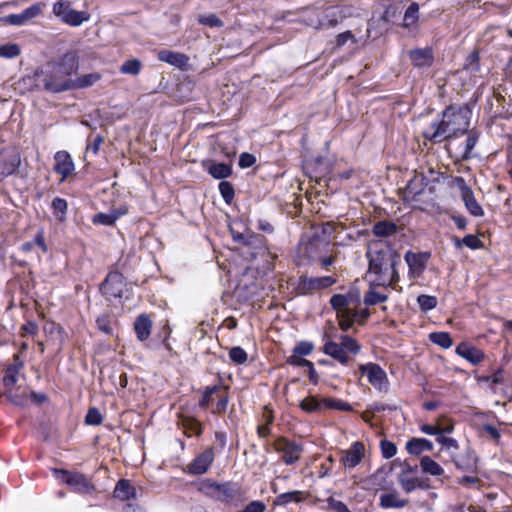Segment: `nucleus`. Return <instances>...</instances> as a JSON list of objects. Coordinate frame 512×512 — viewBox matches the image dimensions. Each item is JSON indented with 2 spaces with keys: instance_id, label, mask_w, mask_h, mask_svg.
<instances>
[{
  "instance_id": "56",
  "label": "nucleus",
  "mask_w": 512,
  "mask_h": 512,
  "mask_svg": "<svg viewBox=\"0 0 512 512\" xmlns=\"http://www.w3.org/2000/svg\"><path fill=\"white\" fill-rule=\"evenodd\" d=\"M70 6L71 3L69 0H57V2L53 5V13L55 16L62 19V16L71 9Z\"/></svg>"
},
{
  "instance_id": "44",
  "label": "nucleus",
  "mask_w": 512,
  "mask_h": 512,
  "mask_svg": "<svg viewBox=\"0 0 512 512\" xmlns=\"http://www.w3.org/2000/svg\"><path fill=\"white\" fill-rule=\"evenodd\" d=\"M142 63L138 59H130L125 61L121 67L120 72L127 75H138L141 71Z\"/></svg>"
},
{
  "instance_id": "57",
  "label": "nucleus",
  "mask_w": 512,
  "mask_h": 512,
  "mask_svg": "<svg viewBox=\"0 0 512 512\" xmlns=\"http://www.w3.org/2000/svg\"><path fill=\"white\" fill-rule=\"evenodd\" d=\"M1 21H3L6 24L14 25V26H21L27 22V19L24 15V13L20 14H10L3 18H1Z\"/></svg>"
},
{
  "instance_id": "51",
  "label": "nucleus",
  "mask_w": 512,
  "mask_h": 512,
  "mask_svg": "<svg viewBox=\"0 0 512 512\" xmlns=\"http://www.w3.org/2000/svg\"><path fill=\"white\" fill-rule=\"evenodd\" d=\"M380 449H381L382 456L385 459H390V458L394 457L397 453L396 445L393 442L386 440V439H384L380 442Z\"/></svg>"
},
{
  "instance_id": "31",
  "label": "nucleus",
  "mask_w": 512,
  "mask_h": 512,
  "mask_svg": "<svg viewBox=\"0 0 512 512\" xmlns=\"http://www.w3.org/2000/svg\"><path fill=\"white\" fill-rule=\"evenodd\" d=\"M420 467L424 473L432 476H441L444 473V469L429 456L420 459Z\"/></svg>"
},
{
  "instance_id": "22",
  "label": "nucleus",
  "mask_w": 512,
  "mask_h": 512,
  "mask_svg": "<svg viewBox=\"0 0 512 512\" xmlns=\"http://www.w3.org/2000/svg\"><path fill=\"white\" fill-rule=\"evenodd\" d=\"M423 190V177L415 175L404 188V201H416L417 197L422 194Z\"/></svg>"
},
{
  "instance_id": "14",
  "label": "nucleus",
  "mask_w": 512,
  "mask_h": 512,
  "mask_svg": "<svg viewBox=\"0 0 512 512\" xmlns=\"http://www.w3.org/2000/svg\"><path fill=\"white\" fill-rule=\"evenodd\" d=\"M214 457L215 454L213 448H206L187 466V473L192 475H201L206 473L212 465Z\"/></svg>"
},
{
  "instance_id": "28",
  "label": "nucleus",
  "mask_w": 512,
  "mask_h": 512,
  "mask_svg": "<svg viewBox=\"0 0 512 512\" xmlns=\"http://www.w3.org/2000/svg\"><path fill=\"white\" fill-rule=\"evenodd\" d=\"M90 15L86 11H77L70 9L62 16V21L70 26H80L83 22L88 21Z\"/></svg>"
},
{
  "instance_id": "8",
  "label": "nucleus",
  "mask_w": 512,
  "mask_h": 512,
  "mask_svg": "<svg viewBox=\"0 0 512 512\" xmlns=\"http://www.w3.org/2000/svg\"><path fill=\"white\" fill-rule=\"evenodd\" d=\"M354 9L351 6H337L325 10L323 19L315 26L316 29L333 28L344 19L352 17Z\"/></svg>"
},
{
  "instance_id": "6",
  "label": "nucleus",
  "mask_w": 512,
  "mask_h": 512,
  "mask_svg": "<svg viewBox=\"0 0 512 512\" xmlns=\"http://www.w3.org/2000/svg\"><path fill=\"white\" fill-rule=\"evenodd\" d=\"M336 281V278L332 276L308 277L302 275L298 278L294 289L297 295H311L317 291L331 287Z\"/></svg>"
},
{
  "instance_id": "18",
  "label": "nucleus",
  "mask_w": 512,
  "mask_h": 512,
  "mask_svg": "<svg viewBox=\"0 0 512 512\" xmlns=\"http://www.w3.org/2000/svg\"><path fill=\"white\" fill-rule=\"evenodd\" d=\"M54 171L62 176V180L70 176L74 171V163L70 154L66 151H58L55 156Z\"/></svg>"
},
{
  "instance_id": "4",
  "label": "nucleus",
  "mask_w": 512,
  "mask_h": 512,
  "mask_svg": "<svg viewBox=\"0 0 512 512\" xmlns=\"http://www.w3.org/2000/svg\"><path fill=\"white\" fill-rule=\"evenodd\" d=\"M360 350V344L349 335H340L338 341L327 340L322 349L326 355L337 360L342 365L349 363V354L356 355Z\"/></svg>"
},
{
  "instance_id": "53",
  "label": "nucleus",
  "mask_w": 512,
  "mask_h": 512,
  "mask_svg": "<svg viewBox=\"0 0 512 512\" xmlns=\"http://www.w3.org/2000/svg\"><path fill=\"white\" fill-rule=\"evenodd\" d=\"M117 220V216L115 214H106V213H98L93 217L94 224H101L106 226H111Z\"/></svg>"
},
{
  "instance_id": "64",
  "label": "nucleus",
  "mask_w": 512,
  "mask_h": 512,
  "mask_svg": "<svg viewBox=\"0 0 512 512\" xmlns=\"http://www.w3.org/2000/svg\"><path fill=\"white\" fill-rule=\"evenodd\" d=\"M313 350V345L310 342H301L295 346L293 352L300 356H307Z\"/></svg>"
},
{
  "instance_id": "13",
  "label": "nucleus",
  "mask_w": 512,
  "mask_h": 512,
  "mask_svg": "<svg viewBox=\"0 0 512 512\" xmlns=\"http://www.w3.org/2000/svg\"><path fill=\"white\" fill-rule=\"evenodd\" d=\"M479 139V135L475 131H470L467 135L465 144L459 146H453L452 142H449L448 151L453 154L456 160L466 161L472 158V150L476 146Z\"/></svg>"
},
{
  "instance_id": "42",
  "label": "nucleus",
  "mask_w": 512,
  "mask_h": 512,
  "mask_svg": "<svg viewBox=\"0 0 512 512\" xmlns=\"http://www.w3.org/2000/svg\"><path fill=\"white\" fill-rule=\"evenodd\" d=\"M463 69L471 74H475L480 69V56L477 50H473L467 57Z\"/></svg>"
},
{
  "instance_id": "59",
  "label": "nucleus",
  "mask_w": 512,
  "mask_h": 512,
  "mask_svg": "<svg viewBox=\"0 0 512 512\" xmlns=\"http://www.w3.org/2000/svg\"><path fill=\"white\" fill-rule=\"evenodd\" d=\"M462 243H464V245L466 247L473 249V250L483 247V242L476 235H472V234L466 235L462 239Z\"/></svg>"
},
{
  "instance_id": "37",
  "label": "nucleus",
  "mask_w": 512,
  "mask_h": 512,
  "mask_svg": "<svg viewBox=\"0 0 512 512\" xmlns=\"http://www.w3.org/2000/svg\"><path fill=\"white\" fill-rule=\"evenodd\" d=\"M51 208L54 216L60 222H63L66 219L68 204L67 201L60 197H55L52 200Z\"/></svg>"
},
{
  "instance_id": "38",
  "label": "nucleus",
  "mask_w": 512,
  "mask_h": 512,
  "mask_svg": "<svg viewBox=\"0 0 512 512\" xmlns=\"http://www.w3.org/2000/svg\"><path fill=\"white\" fill-rule=\"evenodd\" d=\"M462 200L465 204V207L469 211V213L475 217H481L484 215V211L480 204L475 199L474 193L471 192L466 196L462 197Z\"/></svg>"
},
{
  "instance_id": "32",
  "label": "nucleus",
  "mask_w": 512,
  "mask_h": 512,
  "mask_svg": "<svg viewBox=\"0 0 512 512\" xmlns=\"http://www.w3.org/2000/svg\"><path fill=\"white\" fill-rule=\"evenodd\" d=\"M405 261L410 270L415 272H422L425 268L426 258L422 254L413 253L408 251L405 254Z\"/></svg>"
},
{
  "instance_id": "12",
  "label": "nucleus",
  "mask_w": 512,
  "mask_h": 512,
  "mask_svg": "<svg viewBox=\"0 0 512 512\" xmlns=\"http://www.w3.org/2000/svg\"><path fill=\"white\" fill-rule=\"evenodd\" d=\"M21 163L19 153L13 148L0 151V180L13 174Z\"/></svg>"
},
{
  "instance_id": "40",
  "label": "nucleus",
  "mask_w": 512,
  "mask_h": 512,
  "mask_svg": "<svg viewBox=\"0 0 512 512\" xmlns=\"http://www.w3.org/2000/svg\"><path fill=\"white\" fill-rule=\"evenodd\" d=\"M429 339L432 343L448 349L452 346L453 340L448 332H433L429 335Z\"/></svg>"
},
{
  "instance_id": "1",
  "label": "nucleus",
  "mask_w": 512,
  "mask_h": 512,
  "mask_svg": "<svg viewBox=\"0 0 512 512\" xmlns=\"http://www.w3.org/2000/svg\"><path fill=\"white\" fill-rule=\"evenodd\" d=\"M368 276L371 285H381L396 289L400 277L396 265L400 263V255L385 240H372L368 244Z\"/></svg>"
},
{
  "instance_id": "46",
  "label": "nucleus",
  "mask_w": 512,
  "mask_h": 512,
  "mask_svg": "<svg viewBox=\"0 0 512 512\" xmlns=\"http://www.w3.org/2000/svg\"><path fill=\"white\" fill-rule=\"evenodd\" d=\"M325 408L340 411H351L352 407L348 402L336 398H324Z\"/></svg>"
},
{
  "instance_id": "3",
  "label": "nucleus",
  "mask_w": 512,
  "mask_h": 512,
  "mask_svg": "<svg viewBox=\"0 0 512 512\" xmlns=\"http://www.w3.org/2000/svg\"><path fill=\"white\" fill-rule=\"evenodd\" d=\"M79 68V59L74 51H69L57 60L49 61L38 74L44 90L50 93H61L71 90L72 76Z\"/></svg>"
},
{
  "instance_id": "45",
  "label": "nucleus",
  "mask_w": 512,
  "mask_h": 512,
  "mask_svg": "<svg viewBox=\"0 0 512 512\" xmlns=\"http://www.w3.org/2000/svg\"><path fill=\"white\" fill-rule=\"evenodd\" d=\"M417 303L422 311H430L437 306L438 300L435 296L422 294L417 297Z\"/></svg>"
},
{
  "instance_id": "48",
  "label": "nucleus",
  "mask_w": 512,
  "mask_h": 512,
  "mask_svg": "<svg viewBox=\"0 0 512 512\" xmlns=\"http://www.w3.org/2000/svg\"><path fill=\"white\" fill-rule=\"evenodd\" d=\"M219 191L224 201L230 204L234 198L235 191L233 185L228 181H221L219 183Z\"/></svg>"
},
{
  "instance_id": "62",
  "label": "nucleus",
  "mask_w": 512,
  "mask_h": 512,
  "mask_svg": "<svg viewBox=\"0 0 512 512\" xmlns=\"http://www.w3.org/2000/svg\"><path fill=\"white\" fill-rule=\"evenodd\" d=\"M255 162V156L247 152H243L239 157V167L243 169L253 166Z\"/></svg>"
},
{
  "instance_id": "54",
  "label": "nucleus",
  "mask_w": 512,
  "mask_h": 512,
  "mask_svg": "<svg viewBox=\"0 0 512 512\" xmlns=\"http://www.w3.org/2000/svg\"><path fill=\"white\" fill-rule=\"evenodd\" d=\"M103 417L97 408H90L85 416V423L88 425H100Z\"/></svg>"
},
{
  "instance_id": "50",
  "label": "nucleus",
  "mask_w": 512,
  "mask_h": 512,
  "mask_svg": "<svg viewBox=\"0 0 512 512\" xmlns=\"http://www.w3.org/2000/svg\"><path fill=\"white\" fill-rule=\"evenodd\" d=\"M229 357L232 362L238 365L244 364L247 361V353L239 346L230 349Z\"/></svg>"
},
{
  "instance_id": "5",
  "label": "nucleus",
  "mask_w": 512,
  "mask_h": 512,
  "mask_svg": "<svg viewBox=\"0 0 512 512\" xmlns=\"http://www.w3.org/2000/svg\"><path fill=\"white\" fill-rule=\"evenodd\" d=\"M198 491L204 495L223 502L232 500L237 493L235 487L230 483H217L210 479L201 481L198 485Z\"/></svg>"
},
{
  "instance_id": "58",
  "label": "nucleus",
  "mask_w": 512,
  "mask_h": 512,
  "mask_svg": "<svg viewBox=\"0 0 512 512\" xmlns=\"http://www.w3.org/2000/svg\"><path fill=\"white\" fill-rule=\"evenodd\" d=\"M326 502L328 508L334 512H350L349 508L344 502L336 500L334 497H329Z\"/></svg>"
},
{
  "instance_id": "19",
  "label": "nucleus",
  "mask_w": 512,
  "mask_h": 512,
  "mask_svg": "<svg viewBox=\"0 0 512 512\" xmlns=\"http://www.w3.org/2000/svg\"><path fill=\"white\" fill-rule=\"evenodd\" d=\"M456 353L473 365L481 363L485 357L482 350L466 342H462L457 346Z\"/></svg>"
},
{
  "instance_id": "17",
  "label": "nucleus",
  "mask_w": 512,
  "mask_h": 512,
  "mask_svg": "<svg viewBox=\"0 0 512 512\" xmlns=\"http://www.w3.org/2000/svg\"><path fill=\"white\" fill-rule=\"evenodd\" d=\"M24 366L23 361L20 359L19 355L15 354L13 356V363L8 365L5 369V375L3 377V386L5 390L3 392H9L16 388V383L18 381V375Z\"/></svg>"
},
{
  "instance_id": "63",
  "label": "nucleus",
  "mask_w": 512,
  "mask_h": 512,
  "mask_svg": "<svg viewBox=\"0 0 512 512\" xmlns=\"http://www.w3.org/2000/svg\"><path fill=\"white\" fill-rule=\"evenodd\" d=\"M455 186L460 190L461 198L466 196L467 194L473 192L471 188L467 185L465 179L461 176H457L453 179Z\"/></svg>"
},
{
  "instance_id": "36",
  "label": "nucleus",
  "mask_w": 512,
  "mask_h": 512,
  "mask_svg": "<svg viewBox=\"0 0 512 512\" xmlns=\"http://www.w3.org/2000/svg\"><path fill=\"white\" fill-rule=\"evenodd\" d=\"M397 231V225L391 221H380L373 226V233L378 237H388Z\"/></svg>"
},
{
  "instance_id": "25",
  "label": "nucleus",
  "mask_w": 512,
  "mask_h": 512,
  "mask_svg": "<svg viewBox=\"0 0 512 512\" xmlns=\"http://www.w3.org/2000/svg\"><path fill=\"white\" fill-rule=\"evenodd\" d=\"M405 448L411 455H420L424 451H432L433 444L425 438H412L406 443Z\"/></svg>"
},
{
  "instance_id": "30",
  "label": "nucleus",
  "mask_w": 512,
  "mask_h": 512,
  "mask_svg": "<svg viewBox=\"0 0 512 512\" xmlns=\"http://www.w3.org/2000/svg\"><path fill=\"white\" fill-rule=\"evenodd\" d=\"M356 316L357 311L351 308L337 312V319L341 330L348 331L353 326Z\"/></svg>"
},
{
  "instance_id": "11",
  "label": "nucleus",
  "mask_w": 512,
  "mask_h": 512,
  "mask_svg": "<svg viewBox=\"0 0 512 512\" xmlns=\"http://www.w3.org/2000/svg\"><path fill=\"white\" fill-rule=\"evenodd\" d=\"M55 473L61 474V479L64 483L70 486L75 492L89 493L94 489L93 484L83 474L77 472H68L66 470H55Z\"/></svg>"
},
{
  "instance_id": "15",
  "label": "nucleus",
  "mask_w": 512,
  "mask_h": 512,
  "mask_svg": "<svg viewBox=\"0 0 512 512\" xmlns=\"http://www.w3.org/2000/svg\"><path fill=\"white\" fill-rule=\"evenodd\" d=\"M365 455V446L363 442H354L349 449L342 452L340 462L345 468L356 467L363 459Z\"/></svg>"
},
{
  "instance_id": "39",
  "label": "nucleus",
  "mask_w": 512,
  "mask_h": 512,
  "mask_svg": "<svg viewBox=\"0 0 512 512\" xmlns=\"http://www.w3.org/2000/svg\"><path fill=\"white\" fill-rule=\"evenodd\" d=\"M398 480H399V483H400L402 489L406 493L412 492L417 487H420V488L423 487L421 482L418 481L416 478L408 477L407 471H403L402 473H400Z\"/></svg>"
},
{
  "instance_id": "16",
  "label": "nucleus",
  "mask_w": 512,
  "mask_h": 512,
  "mask_svg": "<svg viewBox=\"0 0 512 512\" xmlns=\"http://www.w3.org/2000/svg\"><path fill=\"white\" fill-rule=\"evenodd\" d=\"M452 461L456 468L461 471L477 472L478 458L470 448H466L464 451L452 455Z\"/></svg>"
},
{
  "instance_id": "10",
  "label": "nucleus",
  "mask_w": 512,
  "mask_h": 512,
  "mask_svg": "<svg viewBox=\"0 0 512 512\" xmlns=\"http://www.w3.org/2000/svg\"><path fill=\"white\" fill-rule=\"evenodd\" d=\"M274 449L282 453V459L285 464L292 465L296 463L301 456L303 448L296 442L290 441L287 438L281 437L274 442Z\"/></svg>"
},
{
  "instance_id": "23",
  "label": "nucleus",
  "mask_w": 512,
  "mask_h": 512,
  "mask_svg": "<svg viewBox=\"0 0 512 512\" xmlns=\"http://www.w3.org/2000/svg\"><path fill=\"white\" fill-rule=\"evenodd\" d=\"M152 321L146 314L139 315L134 323V330L139 341H145L151 334Z\"/></svg>"
},
{
  "instance_id": "2",
  "label": "nucleus",
  "mask_w": 512,
  "mask_h": 512,
  "mask_svg": "<svg viewBox=\"0 0 512 512\" xmlns=\"http://www.w3.org/2000/svg\"><path fill=\"white\" fill-rule=\"evenodd\" d=\"M471 110L467 105L448 106L442 112V118L434 121L423 132V137L432 143H441L451 140L459 135L468 133Z\"/></svg>"
},
{
  "instance_id": "9",
  "label": "nucleus",
  "mask_w": 512,
  "mask_h": 512,
  "mask_svg": "<svg viewBox=\"0 0 512 512\" xmlns=\"http://www.w3.org/2000/svg\"><path fill=\"white\" fill-rule=\"evenodd\" d=\"M359 370L362 375L367 376L368 382L379 391H386L388 388V377L386 372L376 363L361 364Z\"/></svg>"
},
{
  "instance_id": "24",
  "label": "nucleus",
  "mask_w": 512,
  "mask_h": 512,
  "mask_svg": "<svg viewBox=\"0 0 512 512\" xmlns=\"http://www.w3.org/2000/svg\"><path fill=\"white\" fill-rule=\"evenodd\" d=\"M114 496H115V498H117L121 501H127V500L135 498L136 489L134 486H132L130 484V482L128 480L121 479L116 484V487L114 489Z\"/></svg>"
},
{
  "instance_id": "29",
  "label": "nucleus",
  "mask_w": 512,
  "mask_h": 512,
  "mask_svg": "<svg viewBox=\"0 0 512 512\" xmlns=\"http://www.w3.org/2000/svg\"><path fill=\"white\" fill-rule=\"evenodd\" d=\"M100 78H101V75L96 72L81 75L76 78H73V81L71 83V86H72L71 90L90 87L93 84H95L97 81H99Z\"/></svg>"
},
{
  "instance_id": "7",
  "label": "nucleus",
  "mask_w": 512,
  "mask_h": 512,
  "mask_svg": "<svg viewBox=\"0 0 512 512\" xmlns=\"http://www.w3.org/2000/svg\"><path fill=\"white\" fill-rule=\"evenodd\" d=\"M126 289V279L123 274L118 271L109 272L100 287L102 294L109 301L122 298Z\"/></svg>"
},
{
  "instance_id": "60",
  "label": "nucleus",
  "mask_w": 512,
  "mask_h": 512,
  "mask_svg": "<svg viewBox=\"0 0 512 512\" xmlns=\"http://www.w3.org/2000/svg\"><path fill=\"white\" fill-rule=\"evenodd\" d=\"M287 363L292 366L305 367V368L307 366L311 365V361L303 358V356H300L294 352L292 353L291 356L288 357Z\"/></svg>"
},
{
  "instance_id": "43",
  "label": "nucleus",
  "mask_w": 512,
  "mask_h": 512,
  "mask_svg": "<svg viewBox=\"0 0 512 512\" xmlns=\"http://www.w3.org/2000/svg\"><path fill=\"white\" fill-rule=\"evenodd\" d=\"M182 425H183L185 434L188 437H192L193 435L200 436L202 433V428H201L200 423L193 418L183 419Z\"/></svg>"
},
{
  "instance_id": "26",
  "label": "nucleus",
  "mask_w": 512,
  "mask_h": 512,
  "mask_svg": "<svg viewBox=\"0 0 512 512\" xmlns=\"http://www.w3.org/2000/svg\"><path fill=\"white\" fill-rule=\"evenodd\" d=\"M408 504L407 499H401L399 498L398 494L393 493H386L382 494L380 496V507L384 509H390V508H403Z\"/></svg>"
},
{
  "instance_id": "35",
  "label": "nucleus",
  "mask_w": 512,
  "mask_h": 512,
  "mask_svg": "<svg viewBox=\"0 0 512 512\" xmlns=\"http://www.w3.org/2000/svg\"><path fill=\"white\" fill-rule=\"evenodd\" d=\"M300 408L308 413L321 411L325 408L324 398L319 400L315 396H308L300 402Z\"/></svg>"
},
{
  "instance_id": "27",
  "label": "nucleus",
  "mask_w": 512,
  "mask_h": 512,
  "mask_svg": "<svg viewBox=\"0 0 512 512\" xmlns=\"http://www.w3.org/2000/svg\"><path fill=\"white\" fill-rule=\"evenodd\" d=\"M207 171L215 179H225L231 176L232 167L225 163L210 162Z\"/></svg>"
},
{
  "instance_id": "21",
  "label": "nucleus",
  "mask_w": 512,
  "mask_h": 512,
  "mask_svg": "<svg viewBox=\"0 0 512 512\" xmlns=\"http://www.w3.org/2000/svg\"><path fill=\"white\" fill-rule=\"evenodd\" d=\"M162 62L182 68L188 64L189 57L183 53L175 52L167 49L160 50L157 55Z\"/></svg>"
},
{
  "instance_id": "47",
  "label": "nucleus",
  "mask_w": 512,
  "mask_h": 512,
  "mask_svg": "<svg viewBox=\"0 0 512 512\" xmlns=\"http://www.w3.org/2000/svg\"><path fill=\"white\" fill-rule=\"evenodd\" d=\"M330 304L336 313L349 308L348 297L342 294L333 295L330 299Z\"/></svg>"
},
{
  "instance_id": "49",
  "label": "nucleus",
  "mask_w": 512,
  "mask_h": 512,
  "mask_svg": "<svg viewBox=\"0 0 512 512\" xmlns=\"http://www.w3.org/2000/svg\"><path fill=\"white\" fill-rule=\"evenodd\" d=\"M198 21L200 24L209 27H222L223 21L214 13L199 15Z\"/></svg>"
},
{
  "instance_id": "61",
  "label": "nucleus",
  "mask_w": 512,
  "mask_h": 512,
  "mask_svg": "<svg viewBox=\"0 0 512 512\" xmlns=\"http://www.w3.org/2000/svg\"><path fill=\"white\" fill-rule=\"evenodd\" d=\"M437 442L449 450H458L459 448L458 442L454 438L446 437L442 434L437 437Z\"/></svg>"
},
{
  "instance_id": "41",
  "label": "nucleus",
  "mask_w": 512,
  "mask_h": 512,
  "mask_svg": "<svg viewBox=\"0 0 512 512\" xmlns=\"http://www.w3.org/2000/svg\"><path fill=\"white\" fill-rule=\"evenodd\" d=\"M376 285L370 284V289L364 295V303L368 306H373L378 303H384L388 300V296L380 294L374 290Z\"/></svg>"
},
{
  "instance_id": "52",
  "label": "nucleus",
  "mask_w": 512,
  "mask_h": 512,
  "mask_svg": "<svg viewBox=\"0 0 512 512\" xmlns=\"http://www.w3.org/2000/svg\"><path fill=\"white\" fill-rule=\"evenodd\" d=\"M20 54V48L17 44H6L0 46V57L14 58Z\"/></svg>"
},
{
  "instance_id": "33",
  "label": "nucleus",
  "mask_w": 512,
  "mask_h": 512,
  "mask_svg": "<svg viewBox=\"0 0 512 512\" xmlns=\"http://www.w3.org/2000/svg\"><path fill=\"white\" fill-rule=\"evenodd\" d=\"M306 495L303 491H290L278 495L275 499L276 505H286L291 502L299 503L305 499Z\"/></svg>"
},
{
  "instance_id": "34",
  "label": "nucleus",
  "mask_w": 512,
  "mask_h": 512,
  "mask_svg": "<svg viewBox=\"0 0 512 512\" xmlns=\"http://www.w3.org/2000/svg\"><path fill=\"white\" fill-rule=\"evenodd\" d=\"M419 19V5L416 2L411 3L404 13L402 26L406 29L414 26Z\"/></svg>"
},
{
  "instance_id": "20",
  "label": "nucleus",
  "mask_w": 512,
  "mask_h": 512,
  "mask_svg": "<svg viewBox=\"0 0 512 512\" xmlns=\"http://www.w3.org/2000/svg\"><path fill=\"white\" fill-rule=\"evenodd\" d=\"M409 57L416 67H430L434 60L433 50L429 47L411 50Z\"/></svg>"
},
{
  "instance_id": "55",
  "label": "nucleus",
  "mask_w": 512,
  "mask_h": 512,
  "mask_svg": "<svg viewBox=\"0 0 512 512\" xmlns=\"http://www.w3.org/2000/svg\"><path fill=\"white\" fill-rule=\"evenodd\" d=\"M220 389H221V387L219 385L207 387L203 394L202 399L199 402L200 407L207 408L212 401V395L220 392Z\"/></svg>"
}]
</instances>
